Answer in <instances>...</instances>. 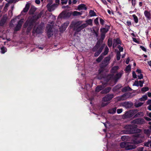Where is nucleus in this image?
Wrapping results in <instances>:
<instances>
[{"label":"nucleus","instance_id":"55","mask_svg":"<svg viewBox=\"0 0 151 151\" xmlns=\"http://www.w3.org/2000/svg\"><path fill=\"white\" fill-rule=\"evenodd\" d=\"M38 27L36 28V29L35 30V29L34 28L33 29V30L32 31V33L33 34H35V33H39L40 32H39L38 31Z\"/></svg>","mask_w":151,"mask_h":151},{"label":"nucleus","instance_id":"44","mask_svg":"<svg viewBox=\"0 0 151 151\" xmlns=\"http://www.w3.org/2000/svg\"><path fill=\"white\" fill-rule=\"evenodd\" d=\"M22 27L17 25L14 28V31H17L20 30L21 28Z\"/></svg>","mask_w":151,"mask_h":151},{"label":"nucleus","instance_id":"51","mask_svg":"<svg viewBox=\"0 0 151 151\" xmlns=\"http://www.w3.org/2000/svg\"><path fill=\"white\" fill-rule=\"evenodd\" d=\"M99 17H97L94 20V23L96 25H99Z\"/></svg>","mask_w":151,"mask_h":151},{"label":"nucleus","instance_id":"21","mask_svg":"<svg viewBox=\"0 0 151 151\" xmlns=\"http://www.w3.org/2000/svg\"><path fill=\"white\" fill-rule=\"evenodd\" d=\"M122 87V86L121 84H118L114 86L113 88V90L114 91H116Z\"/></svg>","mask_w":151,"mask_h":151},{"label":"nucleus","instance_id":"46","mask_svg":"<svg viewBox=\"0 0 151 151\" xmlns=\"http://www.w3.org/2000/svg\"><path fill=\"white\" fill-rule=\"evenodd\" d=\"M126 71L128 72L131 71V66L130 65H127L126 68Z\"/></svg>","mask_w":151,"mask_h":151},{"label":"nucleus","instance_id":"38","mask_svg":"<svg viewBox=\"0 0 151 151\" xmlns=\"http://www.w3.org/2000/svg\"><path fill=\"white\" fill-rule=\"evenodd\" d=\"M121 74L120 73L117 74L114 76V78L115 81H117L121 78Z\"/></svg>","mask_w":151,"mask_h":151},{"label":"nucleus","instance_id":"4","mask_svg":"<svg viewBox=\"0 0 151 151\" xmlns=\"http://www.w3.org/2000/svg\"><path fill=\"white\" fill-rule=\"evenodd\" d=\"M120 146L122 148H125L126 150H130L135 148L136 147L134 145H132L129 142H123L121 143Z\"/></svg>","mask_w":151,"mask_h":151},{"label":"nucleus","instance_id":"26","mask_svg":"<svg viewBox=\"0 0 151 151\" xmlns=\"http://www.w3.org/2000/svg\"><path fill=\"white\" fill-rule=\"evenodd\" d=\"M144 134H147V136L149 137L150 135V133H151V131L148 129H145L144 130Z\"/></svg>","mask_w":151,"mask_h":151},{"label":"nucleus","instance_id":"64","mask_svg":"<svg viewBox=\"0 0 151 151\" xmlns=\"http://www.w3.org/2000/svg\"><path fill=\"white\" fill-rule=\"evenodd\" d=\"M137 77H138V78L139 79H141L143 78V75L142 74H140V75L138 76H137Z\"/></svg>","mask_w":151,"mask_h":151},{"label":"nucleus","instance_id":"47","mask_svg":"<svg viewBox=\"0 0 151 151\" xmlns=\"http://www.w3.org/2000/svg\"><path fill=\"white\" fill-rule=\"evenodd\" d=\"M149 89L148 87H144L141 89V91L143 92H145L149 90Z\"/></svg>","mask_w":151,"mask_h":151},{"label":"nucleus","instance_id":"32","mask_svg":"<svg viewBox=\"0 0 151 151\" xmlns=\"http://www.w3.org/2000/svg\"><path fill=\"white\" fill-rule=\"evenodd\" d=\"M116 108H114L109 110L108 112L110 114H114L116 113Z\"/></svg>","mask_w":151,"mask_h":151},{"label":"nucleus","instance_id":"15","mask_svg":"<svg viewBox=\"0 0 151 151\" xmlns=\"http://www.w3.org/2000/svg\"><path fill=\"white\" fill-rule=\"evenodd\" d=\"M123 106L126 108H129L131 107L133 105V104L131 102H125L123 103Z\"/></svg>","mask_w":151,"mask_h":151},{"label":"nucleus","instance_id":"56","mask_svg":"<svg viewBox=\"0 0 151 151\" xmlns=\"http://www.w3.org/2000/svg\"><path fill=\"white\" fill-rule=\"evenodd\" d=\"M144 81H139V86L141 87H142L143 86V84L144 83Z\"/></svg>","mask_w":151,"mask_h":151},{"label":"nucleus","instance_id":"43","mask_svg":"<svg viewBox=\"0 0 151 151\" xmlns=\"http://www.w3.org/2000/svg\"><path fill=\"white\" fill-rule=\"evenodd\" d=\"M134 142L135 144H139L142 142V140L141 139L139 140L135 139L134 140Z\"/></svg>","mask_w":151,"mask_h":151},{"label":"nucleus","instance_id":"10","mask_svg":"<svg viewBox=\"0 0 151 151\" xmlns=\"http://www.w3.org/2000/svg\"><path fill=\"white\" fill-rule=\"evenodd\" d=\"M105 46V44H103L101 46L98 51H96L94 54V56L95 57H98L101 53Z\"/></svg>","mask_w":151,"mask_h":151},{"label":"nucleus","instance_id":"39","mask_svg":"<svg viewBox=\"0 0 151 151\" xmlns=\"http://www.w3.org/2000/svg\"><path fill=\"white\" fill-rule=\"evenodd\" d=\"M147 95H145L142 96V97L139 99V100L141 101H145L147 100Z\"/></svg>","mask_w":151,"mask_h":151},{"label":"nucleus","instance_id":"49","mask_svg":"<svg viewBox=\"0 0 151 151\" xmlns=\"http://www.w3.org/2000/svg\"><path fill=\"white\" fill-rule=\"evenodd\" d=\"M105 37V34L103 33H101V38L100 40L103 41Z\"/></svg>","mask_w":151,"mask_h":151},{"label":"nucleus","instance_id":"60","mask_svg":"<svg viewBox=\"0 0 151 151\" xmlns=\"http://www.w3.org/2000/svg\"><path fill=\"white\" fill-rule=\"evenodd\" d=\"M134 137H136L139 138V137H141V138H143L144 137V136L141 137V135L140 134H135L134 135Z\"/></svg>","mask_w":151,"mask_h":151},{"label":"nucleus","instance_id":"53","mask_svg":"<svg viewBox=\"0 0 151 151\" xmlns=\"http://www.w3.org/2000/svg\"><path fill=\"white\" fill-rule=\"evenodd\" d=\"M117 48L119 49V51L120 52H122L123 51V47L121 46L120 45H118L117 46Z\"/></svg>","mask_w":151,"mask_h":151},{"label":"nucleus","instance_id":"7","mask_svg":"<svg viewBox=\"0 0 151 151\" xmlns=\"http://www.w3.org/2000/svg\"><path fill=\"white\" fill-rule=\"evenodd\" d=\"M72 14V12H63L60 13L58 17L60 18H63L64 19L70 17Z\"/></svg>","mask_w":151,"mask_h":151},{"label":"nucleus","instance_id":"58","mask_svg":"<svg viewBox=\"0 0 151 151\" xmlns=\"http://www.w3.org/2000/svg\"><path fill=\"white\" fill-rule=\"evenodd\" d=\"M143 104V103L139 102L135 105V106L137 107H138L142 106Z\"/></svg>","mask_w":151,"mask_h":151},{"label":"nucleus","instance_id":"34","mask_svg":"<svg viewBox=\"0 0 151 151\" xmlns=\"http://www.w3.org/2000/svg\"><path fill=\"white\" fill-rule=\"evenodd\" d=\"M7 51L6 48L4 46L1 48V52L2 54H4Z\"/></svg>","mask_w":151,"mask_h":151},{"label":"nucleus","instance_id":"45","mask_svg":"<svg viewBox=\"0 0 151 151\" xmlns=\"http://www.w3.org/2000/svg\"><path fill=\"white\" fill-rule=\"evenodd\" d=\"M103 41L99 39V40H98L97 41L96 45H98V46L101 47L100 46H101V45L103 43Z\"/></svg>","mask_w":151,"mask_h":151},{"label":"nucleus","instance_id":"2","mask_svg":"<svg viewBox=\"0 0 151 151\" xmlns=\"http://www.w3.org/2000/svg\"><path fill=\"white\" fill-rule=\"evenodd\" d=\"M82 21H78L74 23L73 30L75 31L74 36H76L78 34V33L81 31L83 29L87 27L86 24H82Z\"/></svg>","mask_w":151,"mask_h":151},{"label":"nucleus","instance_id":"18","mask_svg":"<svg viewBox=\"0 0 151 151\" xmlns=\"http://www.w3.org/2000/svg\"><path fill=\"white\" fill-rule=\"evenodd\" d=\"M111 89V88L110 87H107L105 88L101 92L102 94L106 93H109Z\"/></svg>","mask_w":151,"mask_h":151},{"label":"nucleus","instance_id":"11","mask_svg":"<svg viewBox=\"0 0 151 151\" xmlns=\"http://www.w3.org/2000/svg\"><path fill=\"white\" fill-rule=\"evenodd\" d=\"M150 10H145L144 12V14L147 20H150L151 19V13Z\"/></svg>","mask_w":151,"mask_h":151},{"label":"nucleus","instance_id":"24","mask_svg":"<svg viewBox=\"0 0 151 151\" xmlns=\"http://www.w3.org/2000/svg\"><path fill=\"white\" fill-rule=\"evenodd\" d=\"M82 14V12H78L77 11H74L72 13V14L73 16H76L79 15H81Z\"/></svg>","mask_w":151,"mask_h":151},{"label":"nucleus","instance_id":"50","mask_svg":"<svg viewBox=\"0 0 151 151\" xmlns=\"http://www.w3.org/2000/svg\"><path fill=\"white\" fill-rule=\"evenodd\" d=\"M133 86H139V81L137 80H136L134 81V83L133 84Z\"/></svg>","mask_w":151,"mask_h":151},{"label":"nucleus","instance_id":"16","mask_svg":"<svg viewBox=\"0 0 151 151\" xmlns=\"http://www.w3.org/2000/svg\"><path fill=\"white\" fill-rule=\"evenodd\" d=\"M87 8L86 5L84 4H82L79 5L78 6V9L79 11H80L81 10H86Z\"/></svg>","mask_w":151,"mask_h":151},{"label":"nucleus","instance_id":"57","mask_svg":"<svg viewBox=\"0 0 151 151\" xmlns=\"http://www.w3.org/2000/svg\"><path fill=\"white\" fill-rule=\"evenodd\" d=\"M126 25L129 27L132 25V23L130 21H127L126 22Z\"/></svg>","mask_w":151,"mask_h":151},{"label":"nucleus","instance_id":"14","mask_svg":"<svg viewBox=\"0 0 151 151\" xmlns=\"http://www.w3.org/2000/svg\"><path fill=\"white\" fill-rule=\"evenodd\" d=\"M57 6V4H54L51 5H49V4H48L47 6L48 11L49 12H51L55 10Z\"/></svg>","mask_w":151,"mask_h":151},{"label":"nucleus","instance_id":"1","mask_svg":"<svg viewBox=\"0 0 151 151\" xmlns=\"http://www.w3.org/2000/svg\"><path fill=\"white\" fill-rule=\"evenodd\" d=\"M111 60V58L109 56L106 57L101 63L100 64V68L98 70L99 74L97 76L99 80H101L103 78L105 79L106 82H108L111 80L113 78V76L110 75H106L105 74H103V73L106 69L105 68L109 63V61Z\"/></svg>","mask_w":151,"mask_h":151},{"label":"nucleus","instance_id":"59","mask_svg":"<svg viewBox=\"0 0 151 151\" xmlns=\"http://www.w3.org/2000/svg\"><path fill=\"white\" fill-rule=\"evenodd\" d=\"M99 19L100 24L102 25H103L104 24V21L101 18H99Z\"/></svg>","mask_w":151,"mask_h":151},{"label":"nucleus","instance_id":"22","mask_svg":"<svg viewBox=\"0 0 151 151\" xmlns=\"http://www.w3.org/2000/svg\"><path fill=\"white\" fill-rule=\"evenodd\" d=\"M36 9L34 6H32L29 11V14H33L35 12Z\"/></svg>","mask_w":151,"mask_h":151},{"label":"nucleus","instance_id":"25","mask_svg":"<svg viewBox=\"0 0 151 151\" xmlns=\"http://www.w3.org/2000/svg\"><path fill=\"white\" fill-rule=\"evenodd\" d=\"M103 89V86H102L99 85L97 86L96 88L95 91L96 92H99L100 91L102 90Z\"/></svg>","mask_w":151,"mask_h":151},{"label":"nucleus","instance_id":"31","mask_svg":"<svg viewBox=\"0 0 151 151\" xmlns=\"http://www.w3.org/2000/svg\"><path fill=\"white\" fill-rule=\"evenodd\" d=\"M144 116V114L142 112H139L136 114L134 116L135 117L142 116Z\"/></svg>","mask_w":151,"mask_h":151},{"label":"nucleus","instance_id":"33","mask_svg":"<svg viewBox=\"0 0 151 151\" xmlns=\"http://www.w3.org/2000/svg\"><path fill=\"white\" fill-rule=\"evenodd\" d=\"M107 44L109 47H111L112 44V39L111 38H109L108 39V40Z\"/></svg>","mask_w":151,"mask_h":151},{"label":"nucleus","instance_id":"6","mask_svg":"<svg viewBox=\"0 0 151 151\" xmlns=\"http://www.w3.org/2000/svg\"><path fill=\"white\" fill-rule=\"evenodd\" d=\"M53 26L50 24H48L46 26V29L47 30V34L48 38L51 37L53 34Z\"/></svg>","mask_w":151,"mask_h":151},{"label":"nucleus","instance_id":"12","mask_svg":"<svg viewBox=\"0 0 151 151\" xmlns=\"http://www.w3.org/2000/svg\"><path fill=\"white\" fill-rule=\"evenodd\" d=\"M109 26L107 25H105V27L101 28L100 32L101 33L105 34L106 33L109 31Z\"/></svg>","mask_w":151,"mask_h":151},{"label":"nucleus","instance_id":"29","mask_svg":"<svg viewBox=\"0 0 151 151\" xmlns=\"http://www.w3.org/2000/svg\"><path fill=\"white\" fill-rule=\"evenodd\" d=\"M132 16L133 18V20L134 23L136 24L138 22V19L137 17L135 14L132 15Z\"/></svg>","mask_w":151,"mask_h":151},{"label":"nucleus","instance_id":"17","mask_svg":"<svg viewBox=\"0 0 151 151\" xmlns=\"http://www.w3.org/2000/svg\"><path fill=\"white\" fill-rule=\"evenodd\" d=\"M7 20V18L3 17L1 20H0V26H3L6 23Z\"/></svg>","mask_w":151,"mask_h":151},{"label":"nucleus","instance_id":"61","mask_svg":"<svg viewBox=\"0 0 151 151\" xmlns=\"http://www.w3.org/2000/svg\"><path fill=\"white\" fill-rule=\"evenodd\" d=\"M122 109H118L117 110V113L118 114H120L122 112Z\"/></svg>","mask_w":151,"mask_h":151},{"label":"nucleus","instance_id":"9","mask_svg":"<svg viewBox=\"0 0 151 151\" xmlns=\"http://www.w3.org/2000/svg\"><path fill=\"white\" fill-rule=\"evenodd\" d=\"M132 123L138 124H142L145 123V120L142 118H137L132 121Z\"/></svg>","mask_w":151,"mask_h":151},{"label":"nucleus","instance_id":"30","mask_svg":"<svg viewBox=\"0 0 151 151\" xmlns=\"http://www.w3.org/2000/svg\"><path fill=\"white\" fill-rule=\"evenodd\" d=\"M86 23L83 24H86L87 27L88 25L92 26V20L91 19H89L86 21Z\"/></svg>","mask_w":151,"mask_h":151},{"label":"nucleus","instance_id":"40","mask_svg":"<svg viewBox=\"0 0 151 151\" xmlns=\"http://www.w3.org/2000/svg\"><path fill=\"white\" fill-rule=\"evenodd\" d=\"M89 14L91 17H94L96 16V13L94 11L92 10H90L89 12Z\"/></svg>","mask_w":151,"mask_h":151},{"label":"nucleus","instance_id":"23","mask_svg":"<svg viewBox=\"0 0 151 151\" xmlns=\"http://www.w3.org/2000/svg\"><path fill=\"white\" fill-rule=\"evenodd\" d=\"M30 7V4L27 3L25 6V8L23 10V12H27L28 10Z\"/></svg>","mask_w":151,"mask_h":151},{"label":"nucleus","instance_id":"41","mask_svg":"<svg viewBox=\"0 0 151 151\" xmlns=\"http://www.w3.org/2000/svg\"><path fill=\"white\" fill-rule=\"evenodd\" d=\"M121 56L120 52L118 51L116 53V59L117 60H120Z\"/></svg>","mask_w":151,"mask_h":151},{"label":"nucleus","instance_id":"28","mask_svg":"<svg viewBox=\"0 0 151 151\" xmlns=\"http://www.w3.org/2000/svg\"><path fill=\"white\" fill-rule=\"evenodd\" d=\"M113 42L117 44H121L122 41L119 38H117L116 39H114L113 40Z\"/></svg>","mask_w":151,"mask_h":151},{"label":"nucleus","instance_id":"35","mask_svg":"<svg viewBox=\"0 0 151 151\" xmlns=\"http://www.w3.org/2000/svg\"><path fill=\"white\" fill-rule=\"evenodd\" d=\"M103 55H101L100 56L96 59V61L99 63L101 62L103 58Z\"/></svg>","mask_w":151,"mask_h":151},{"label":"nucleus","instance_id":"42","mask_svg":"<svg viewBox=\"0 0 151 151\" xmlns=\"http://www.w3.org/2000/svg\"><path fill=\"white\" fill-rule=\"evenodd\" d=\"M69 24V22L68 21L66 22H65L64 23L63 25V27L65 29L66 28H67Z\"/></svg>","mask_w":151,"mask_h":151},{"label":"nucleus","instance_id":"36","mask_svg":"<svg viewBox=\"0 0 151 151\" xmlns=\"http://www.w3.org/2000/svg\"><path fill=\"white\" fill-rule=\"evenodd\" d=\"M100 47L98 45H96L92 49V51L93 52H96L98 51Z\"/></svg>","mask_w":151,"mask_h":151},{"label":"nucleus","instance_id":"8","mask_svg":"<svg viewBox=\"0 0 151 151\" xmlns=\"http://www.w3.org/2000/svg\"><path fill=\"white\" fill-rule=\"evenodd\" d=\"M114 97V95L113 94H108L103 98L102 101L104 102L108 101L111 100Z\"/></svg>","mask_w":151,"mask_h":151},{"label":"nucleus","instance_id":"62","mask_svg":"<svg viewBox=\"0 0 151 151\" xmlns=\"http://www.w3.org/2000/svg\"><path fill=\"white\" fill-rule=\"evenodd\" d=\"M132 76L134 78H137V75L135 73V72L134 71L132 72Z\"/></svg>","mask_w":151,"mask_h":151},{"label":"nucleus","instance_id":"52","mask_svg":"<svg viewBox=\"0 0 151 151\" xmlns=\"http://www.w3.org/2000/svg\"><path fill=\"white\" fill-rule=\"evenodd\" d=\"M23 20L21 19L18 21V24L17 25L20 26L22 27V25L23 24Z\"/></svg>","mask_w":151,"mask_h":151},{"label":"nucleus","instance_id":"37","mask_svg":"<svg viewBox=\"0 0 151 151\" xmlns=\"http://www.w3.org/2000/svg\"><path fill=\"white\" fill-rule=\"evenodd\" d=\"M95 28L96 29V30L94 29H93V33L95 34L96 36L97 37L98 36L99 28H97V27H95Z\"/></svg>","mask_w":151,"mask_h":151},{"label":"nucleus","instance_id":"13","mask_svg":"<svg viewBox=\"0 0 151 151\" xmlns=\"http://www.w3.org/2000/svg\"><path fill=\"white\" fill-rule=\"evenodd\" d=\"M134 114L133 113L130 111L126 112L123 115L124 117L125 118H130L133 116Z\"/></svg>","mask_w":151,"mask_h":151},{"label":"nucleus","instance_id":"3","mask_svg":"<svg viewBox=\"0 0 151 151\" xmlns=\"http://www.w3.org/2000/svg\"><path fill=\"white\" fill-rule=\"evenodd\" d=\"M137 126L134 124H129L126 125L124 130V133L127 134H131L137 133Z\"/></svg>","mask_w":151,"mask_h":151},{"label":"nucleus","instance_id":"63","mask_svg":"<svg viewBox=\"0 0 151 151\" xmlns=\"http://www.w3.org/2000/svg\"><path fill=\"white\" fill-rule=\"evenodd\" d=\"M140 48H141L142 50L145 52L146 51V49L143 46H140Z\"/></svg>","mask_w":151,"mask_h":151},{"label":"nucleus","instance_id":"54","mask_svg":"<svg viewBox=\"0 0 151 151\" xmlns=\"http://www.w3.org/2000/svg\"><path fill=\"white\" fill-rule=\"evenodd\" d=\"M132 8H134L135 5L136 4V0H132Z\"/></svg>","mask_w":151,"mask_h":151},{"label":"nucleus","instance_id":"20","mask_svg":"<svg viewBox=\"0 0 151 151\" xmlns=\"http://www.w3.org/2000/svg\"><path fill=\"white\" fill-rule=\"evenodd\" d=\"M132 90L131 88L128 86L123 88L122 89V91L123 93H125L128 91H131Z\"/></svg>","mask_w":151,"mask_h":151},{"label":"nucleus","instance_id":"48","mask_svg":"<svg viewBox=\"0 0 151 151\" xmlns=\"http://www.w3.org/2000/svg\"><path fill=\"white\" fill-rule=\"evenodd\" d=\"M32 28V27H28L26 29V33L27 35H28L29 34Z\"/></svg>","mask_w":151,"mask_h":151},{"label":"nucleus","instance_id":"19","mask_svg":"<svg viewBox=\"0 0 151 151\" xmlns=\"http://www.w3.org/2000/svg\"><path fill=\"white\" fill-rule=\"evenodd\" d=\"M42 14V12H40L37 15H35L33 17V18L35 19L36 21L38 19L41 17Z\"/></svg>","mask_w":151,"mask_h":151},{"label":"nucleus","instance_id":"5","mask_svg":"<svg viewBox=\"0 0 151 151\" xmlns=\"http://www.w3.org/2000/svg\"><path fill=\"white\" fill-rule=\"evenodd\" d=\"M36 21L33 17H31L27 20L23 25V27L26 28L27 26L32 27Z\"/></svg>","mask_w":151,"mask_h":151},{"label":"nucleus","instance_id":"27","mask_svg":"<svg viewBox=\"0 0 151 151\" xmlns=\"http://www.w3.org/2000/svg\"><path fill=\"white\" fill-rule=\"evenodd\" d=\"M109 51L108 47L106 46L105 48L104 52L102 53L101 55H103V56L106 55L108 53Z\"/></svg>","mask_w":151,"mask_h":151}]
</instances>
